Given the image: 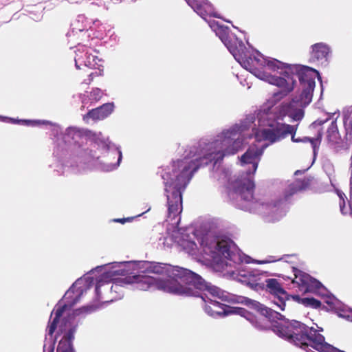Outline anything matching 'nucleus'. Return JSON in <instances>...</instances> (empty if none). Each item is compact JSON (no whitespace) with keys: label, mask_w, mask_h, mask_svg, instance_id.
Segmentation results:
<instances>
[{"label":"nucleus","mask_w":352,"mask_h":352,"mask_svg":"<svg viewBox=\"0 0 352 352\" xmlns=\"http://www.w3.org/2000/svg\"><path fill=\"white\" fill-rule=\"evenodd\" d=\"M208 24L235 60L243 68L263 81L276 87H284L282 92L275 94V98L278 100L292 90L293 84L292 78L285 80L283 78H276V74L280 72L286 74L295 72L298 71V67H289L290 65L277 59L264 56L257 50H255L253 54H250L243 42L239 41L234 34L230 33L228 27L219 24L214 20L209 21Z\"/></svg>","instance_id":"4"},{"label":"nucleus","mask_w":352,"mask_h":352,"mask_svg":"<svg viewBox=\"0 0 352 352\" xmlns=\"http://www.w3.org/2000/svg\"><path fill=\"white\" fill-rule=\"evenodd\" d=\"M281 260V258H276L274 256H269L265 259L263 260H252V263L257 264H266L276 262Z\"/></svg>","instance_id":"22"},{"label":"nucleus","mask_w":352,"mask_h":352,"mask_svg":"<svg viewBox=\"0 0 352 352\" xmlns=\"http://www.w3.org/2000/svg\"><path fill=\"white\" fill-rule=\"evenodd\" d=\"M223 130L225 129L213 138L201 140L196 144L190 146L185 150L182 158L174 160L170 166L163 169L161 176L164 181V194L167 199V218L173 221L172 224H179L180 220L179 216L182 210L183 191L197 169L209 162L214 163L212 177L222 182L228 179L227 188L229 196L232 199H240L241 201H244V204H239V207L243 210H258L267 216L269 221H278L286 214L285 201L279 200L272 203H258L253 197L254 184L251 175L255 173L264 149L270 144L269 142L261 146L251 145L241 157V166L250 165L251 166L246 171L245 175H242L241 177L234 176L228 179L229 170L220 167L219 164L223 159L216 162L204 156V149L200 146L201 142L214 141Z\"/></svg>","instance_id":"2"},{"label":"nucleus","mask_w":352,"mask_h":352,"mask_svg":"<svg viewBox=\"0 0 352 352\" xmlns=\"http://www.w3.org/2000/svg\"><path fill=\"white\" fill-rule=\"evenodd\" d=\"M84 282L85 279L82 278H78L64 296L67 303L63 305H58L51 314V318L54 314L55 316L51 324L47 327L48 336H52L56 329H58V334L65 333L63 338L58 343L56 352H75L72 342L79 322L76 317L85 316L98 309L94 305L84 306L74 310L72 314H67V317H64L60 323V318L72 307L78 302L80 296L87 289V287L82 286ZM43 352H54V343L50 342L48 346L45 344Z\"/></svg>","instance_id":"7"},{"label":"nucleus","mask_w":352,"mask_h":352,"mask_svg":"<svg viewBox=\"0 0 352 352\" xmlns=\"http://www.w3.org/2000/svg\"><path fill=\"white\" fill-rule=\"evenodd\" d=\"M0 120H2V121L10 120V121H11L13 123H19V120H14V119L6 118V117H1V116H0Z\"/></svg>","instance_id":"26"},{"label":"nucleus","mask_w":352,"mask_h":352,"mask_svg":"<svg viewBox=\"0 0 352 352\" xmlns=\"http://www.w3.org/2000/svg\"><path fill=\"white\" fill-rule=\"evenodd\" d=\"M311 48L310 60L321 65H327L331 53L329 45L324 43H318L311 45Z\"/></svg>","instance_id":"13"},{"label":"nucleus","mask_w":352,"mask_h":352,"mask_svg":"<svg viewBox=\"0 0 352 352\" xmlns=\"http://www.w3.org/2000/svg\"><path fill=\"white\" fill-rule=\"evenodd\" d=\"M248 257L251 258L250 256ZM250 262L251 259H250V262ZM243 263H247L243 261L239 264L236 265L235 267H230V270H228V273L231 274L238 281L246 284L256 290L263 289L265 285H266L267 289L274 296V303L281 310H284L287 294L281 287L279 282L274 278L266 279L265 282L262 281V276H266L267 272H261L257 269H251L249 267L241 265Z\"/></svg>","instance_id":"9"},{"label":"nucleus","mask_w":352,"mask_h":352,"mask_svg":"<svg viewBox=\"0 0 352 352\" xmlns=\"http://www.w3.org/2000/svg\"><path fill=\"white\" fill-rule=\"evenodd\" d=\"M127 285H129V283L128 281H126V276L124 278L114 279V281L109 289L111 293L115 292L116 294H118V296H113L110 301L121 298L123 296L122 287Z\"/></svg>","instance_id":"18"},{"label":"nucleus","mask_w":352,"mask_h":352,"mask_svg":"<svg viewBox=\"0 0 352 352\" xmlns=\"http://www.w3.org/2000/svg\"><path fill=\"white\" fill-rule=\"evenodd\" d=\"M328 120V119H326L325 120H316L314 122L312 123L311 126H316V125H322L324 122H326Z\"/></svg>","instance_id":"27"},{"label":"nucleus","mask_w":352,"mask_h":352,"mask_svg":"<svg viewBox=\"0 0 352 352\" xmlns=\"http://www.w3.org/2000/svg\"><path fill=\"white\" fill-rule=\"evenodd\" d=\"M173 279H157L146 275H133L126 276L129 285H133L135 289L146 291L148 289H159L166 292L181 296L196 294L191 287L192 281L195 282V288H202L205 285L201 277L185 268H174L172 271Z\"/></svg>","instance_id":"8"},{"label":"nucleus","mask_w":352,"mask_h":352,"mask_svg":"<svg viewBox=\"0 0 352 352\" xmlns=\"http://www.w3.org/2000/svg\"><path fill=\"white\" fill-rule=\"evenodd\" d=\"M87 98H89V96H86L85 94H83V95L80 94V98H81V102H82V107H81L82 109V108L84 109L86 107L87 104L88 103L89 100H90L89 98L88 99Z\"/></svg>","instance_id":"25"},{"label":"nucleus","mask_w":352,"mask_h":352,"mask_svg":"<svg viewBox=\"0 0 352 352\" xmlns=\"http://www.w3.org/2000/svg\"><path fill=\"white\" fill-rule=\"evenodd\" d=\"M344 124L346 130L348 132L352 133V110L349 115L344 116Z\"/></svg>","instance_id":"23"},{"label":"nucleus","mask_w":352,"mask_h":352,"mask_svg":"<svg viewBox=\"0 0 352 352\" xmlns=\"http://www.w3.org/2000/svg\"><path fill=\"white\" fill-rule=\"evenodd\" d=\"M293 272L295 276L293 283H296L301 290L318 292L321 295H325L327 291L318 280L295 267H293Z\"/></svg>","instance_id":"12"},{"label":"nucleus","mask_w":352,"mask_h":352,"mask_svg":"<svg viewBox=\"0 0 352 352\" xmlns=\"http://www.w3.org/2000/svg\"><path fill=\"white\" fill-rule=\"evenodd\" d=\"M325 302L329 305L330 309L338 312L339 316L352 321V309L346 307L339 300L334 296H327Z\"/></svg>","instance_id":"15"},{"label":"nucleus","mask_w":352,"mask_h":352,"mask_svg":"<svg viewBox=\"0 0 352 352\" xmlns=\"http://www.w3.org/2000/svg\"><path fill=\"white\" fill-rule=\"evenodd\" d=\"M300 301L306 307L318 308L320 306V302L314 298H303L300 299Z\"/></svg>","instance_id":"20"},{"label":"nucleus","mask_w":352,"mask_h":352,"mask_svg":"<svg viewBox=\"0 0 352 352\" xmlns=\"http://www.w3.org/2000/svg\"><path fill=\"white\" fill-rule=\"evenodd\" d=\"M56 170L58 173H60V174H65V171H64V170H60L59 168L56 169Z\"/></svg>","instance_id":"29"},{"label":"nucleus","mask_w":352,"mask_h":352,"mask_svg":"<svg viewBox=\"0 0 352 352\" xmlns=\"http://www.w3.org/2000/svg\"><path fill=\"white\" fill-rule=\"evenodd\" d=\"M340 199L341 201H342V203H340V210L341 212L343 213L344 212V204H345V201H344V197H345V195L342 192H338V193Z\"/></svg>","instance_id":"24"},{"label":"nucleus","mask_w":352,"mask_h":352,"mask_svg":"<svg viewBox=\"0 0 352 352\" xmlns=\"http://www.w3.org/2000/svg\"><path fill=\"white\" fill-rule=\"evenodd\" d=\"M116 221L124 223V222H125V219H116Z\"/></svg>","instance_id":"28"},{"label":"nucleus","mask_w":352,"mask_h":352,"mask_svg":"<svg viewBox=\"0 0 352 352\" xmlns=\"http://www.w3.org/2000/svg\"><path fill=\"white\" fill-rule=\"evenodd\" d=\"M102 95L103 92L101 89L98 88H95L90 93L89 100H91V102H96L102 98Z\"/></svg>","instance_id":"21"},{"label":"nucleus","mask_w":352,"mask_h":352,"mask_svg":"<svg viewBox=\"0 0 352 352\" xmlns=\"http://www.w3.org/2000/svg\"><path fill=\"white\" fill-rule=\"evenodd\" d=\"M89 25V22L83 15H79L76 21L72 24V30L68 32V37H72L78 34V32L82 33L84 30H87Z\"/></svg>","instance_id":"17"},{"label":"nucleus","mask_w":352,"mask_h":352,"mask_svg":"<svg viewBox=\"0 0 352 352\" xmlns=\"http://www.w3.org/2000/svg\"><path fill=\"white\" fill-rule=\"evenodd\" d=\"M19 122L26 125L50 124L52 135L56 138L54 157L60 166L68 167L75 174L84 173L94 165L95 157L91 151L83 146L84 140H89L102 145L108 150L107 159L101 166L104 171H111L117 168L122 160V155L119 146L105 138L102 134L84 130L76 126H69L62 133L60 126L47 120H21Z\"/></svg>","instance_id":"3"},{"label":"nucleus","mask_w":352,"mask_h":352,"mask_svg":"<svg viewBox=\"0 0 352 352\" xmlns=\"http://www.w3.org/2000/svg\"><path fill=\"white\" fill-rule=\"evenodd\" d=\"M105 267L108 268V270L104 273L102 278L98 280L96 287V292L98 296H100V289L104 285L103 279H113V277L116 275L124 276L131 274L135 270L145 269L146 272L155 274L168 272L169 278L166 280H171L174 278L172 274L173 270L174 268H179V267H171L164 263L148 261L114 262L105 265Z\"/></svg>","instance_id":"10"},{"label":"nucleus","mask_w":352,"mask_h":352,"mask_svg":"<svg viewBox=\"0 0 352 352\" xmlns=\"http://www.w3.org/2000/svg\"><path fill=\"white\" fill-rule=\"evenodd\" d=\"M307 186V182L305 181L296 180L294 182L289 185L286 190L285 198H287L289 196H291L293 194L305 189Z\"/></svg>","instance_id":"19"},{"label":"nucleus","mask_w":352,"mask_h":352,"mask_svg":"<svg viewBox=\"0 0 352 352\" xmlns=\"http://www.w3.org/2000/svg\"><path fill=\"white\" fill-rule=\"evenodd\" d=\"M95 52L91 48H89L85 45H78L77 50L76 51V56L74 58L75 65L77 69H81V67L85 66L89 68L95 69L98 68L99 72L91 73L88 82L85 81V83L89 84L93 80V76L96 75H101L102 70L99 68L101 65L99 63L101 60L98 58L97 56L93 54Z\"/></svg>","instance_id":"11"},{"label":"nucleus","mask_w":352,"mask_h":352,"mask_svg":"<svg viewBox=\"0 0 352 352\" xmlns=\"http://www.w3.org/2000/svg\"><path fill=\"white\" fill-rule=\"evenodd\" d=\"M289 67H296L298 71L286 74L280 72L276 78H283L285 80L292 78V89L287 94L278 100L274 98L275 94L282 92L284 87H278L280 91L274 93L270 98V102L275 104L291 93L296 84L298 78L300 83L299 90L291 102H283L280 106L272 107L267 111H261L256 118L254 115H248L246 118L232 125L231 127L223 130L217 135L214 141L202 142L200 146L204 150V156L210 160L219 161L226 155H232L242 149L247 138L254 136L257 142H266L274 144L282 141L289 135L292 136L294 142L309 141L316 153V142L321 138L318 133L316 140L307 137L303 139L295 138L298 124L290 125L283 122L286 116L294 121H300L304 116L302 108L308 105L312 100L313 91L315 87V78L320 80L319 73L311 67L300 65H290Z\"/></svg>","instance_id":"1"},{"label":"nucleus","mask_w":352,"mask_h":352,"mask_svg":"<svg viewBox=\"0 0 352 352\" xmlns=\"http://www.w3.org/2000/svg\"><path fill=\"white\" fill-rule=\"evenodd\" d=\"M113 103L104 104L98 108L90 110L87 115L83 116V120L85 121L89 118L94 120H103L113 112Z\"/></svg>","instance_id":"16"},{"label":"nucleus","mask_w":352,"mask_h":352,"mask_svg":"<svg viewBox=\"0 0 352 352\" xmlns=\"http://www.w3.org/2000/svg\"><path fill=\"white\" fill-rule=\"evenodd\" d=\"M201 280L205 285L202 288H195L193 285L195 282L192 281L191 287L197 294L188 296H200L204 302V309L208 316L215 318L232 314L240 315L247 318L256 328L261 330L272 329L279 337L292 342L294 336L292 328L285 326L295 320H286L278 312L265 307L256 300H250V305L261 313V316L255 318L245 309L230 307L218 302L216 298L227 300L228 294L219 287L205 282L202 278Z\"/></svg>","instance_id":"5"},{"label":"nucleus","mask_w":352,"mask_h":352,"mask_svg":"<svg viewBox=\"0 0 352 352\" xmlns=\"http://www.w3.org/2000/svg\"><path fill=\"white\" fill-rule=\"evenodd\" d=\"M163 240L164 245L170 246L168 242L170 240L179 246L188 254L196 256H202L210 261L218 270L226 271L230 267H235L243 261L250 262L248 256L243 254L236 244L227 237L214 236L206 234L201 239H198L199 248L197 244L188 239V236H182L179 230H174L170 236L160 238Z\"/></svg>","instance_id":"6"},{"label":"nucleus","mask_w":352,"mask_h":352,"mask_svg":"<svg viewBox=\"0 0 352 352\" xmlns=\"http://www.w3.org/2000/svg\"><path fill=\"white\" fill-rule=\"evenodd\" d=\"M188 4L201 18L206 19L207 16H214V11L212 6L207 0H186Z\"/></svg>","instance_id":"14"}]
</instances>
